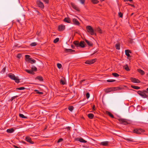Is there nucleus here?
I'll return each mask as SVG.
<instances>
[{"label":"nucleus","instance_id":"nucleus-1","mask_svg":"<svg viewBox=\"0 0 148 148\" xmlns=\"http://www.w3.org/2000/svg\"><path fill=\"white\" fill-rule=\"evenodd\" d=\"M86 28L88 32H89L91 35L95 34L96 35V34L95 33V31L90 26H87L86 27Z\"/></svg>","mask_w":148,"mask_h":148},{"label":"nucleus","instance_id":"nucleus-2","mask_svg":"<svg viewBox=\"0 0 148 148\" xmlns=\"http://www.w3.org/2000/svg\"><path fill=\"white\" fill-rule=\"evenodd\" d=\"M30 56L28 55H25V57L27 59V60L29 62L31 63V64L34 63L36 62V61L32 59V58H29Z\"/></svg>","mask_w":148,"mask_h":148},{"label":"nucleus","instance_id":"nucleus-3","mask_svg":"<svg viewBox=\"0 0 148 148\" xmlns=\"http://www.w3.org/2000/svg\"><path fill=\"white\" fill-rule=\"evenodd\" d=\"M144 132V130L140 129H135L134 130V133L138 134H140L142 132Z\"/></svg>","mask_w":148,"mask_h":148},{"label":"nucleus","instance_id":"nucleus-4","mask_svg":"<svg viewBox=\"0 0 148 148\" xmlns=\"http://www.w3.org/2000/svg\"><path fill=\"white\" fill-rule=\"evenodd\" d=\"M37 3L38 5L42 8H43L44 7V5L43 3L41 2L40 0H37Z\"/></svg>","mask_w":148,"mask_h":148},{"label":"nucleus","instance_id":"nucleus-5","mask_svg":"<svg viewBox=\"0 0 148 148\" xmlns=\"http://www.w3.org/2000/svg\"><path fill=\"white\" fill-rule=\"evenodd\" d=\"M96 60V59H94L89 60L85 62V63L88 64H91L95 62Z\"/></svg>","mask_w":148,"mask_h":148},{"label":"nucleus","instance_id":"nucleus-6","mask_svg":"<svg viewBox=\"0 0 148 148\" xmlns=\"http://www.w3.org/2000/svg\"><path fill=\"white\" fill-rule=\"evenodd\" d=\"M8 77L10 78L11 79L14 80L16 78H18V77H16L15 75L12 73H9L8 75Z\"/></svg>","mask_w":148,"mask_h":148},{"label":"nucleus","instance_id":"nucleus-7","mask_svg":"<svg viewBox=\"0 0 148 148\" xmlns=\"http://www.w3.org/2000/svg\"><path fill=\"white\" fill-rule=\"evenodd\" d=\"M131 81L135 83H139L140 82V81L135 78H131Z\"/></svg>","mask_w":148,"mask_h":148},{"label":"nucleus","instance_id":"nucleus-8","mask_svg":"<svg viewBox=\"0 0 148 148\" xmlns=\"http://www.w3.org/2000/svg\"><path fill=\"white\" fill-rule=\"evenodd\" d=\"M65 28V26L63 25H61L58 27V29L60 31L63 30Z\"/></svg>","mask_w":148,"mask_h":148},{"label":"nucleus","instance_id":"nucleus-9","mask_svg":"<svg viewBox=\"0 0 148 148\" xmlns=\"http://www.w3.org/2000/svg\"><path fill=\"white\" fill-rule=\"evenodd\" d=\"M73 24L76 25H79V23L78 21L75 18H74L73 19Z\"/></svg>","mask_w":148,"mask_h":148},{"label":"nucleus","instance_id":"nucleus-10","mask_svg":"<svg viewBox=\"0 0 148 148\" xmlns=\"http://www.w3.org/2000/svg\"><path fill=\"white\" fill-rule=\"evenodd\" d=\"M25 140L27 142L31 144H33L34 143V142L31 140V138L28 136L26 137Z\"/></svg>","mask_w":148,"mask_h":148},{"label":"nucleus","instance_id":"nucleus-11","mask_svg":"<svg viewBox=\"0 0 148 148\" xmlns=\"http://www.w3.org/2000/svg\"><path fill=\"white\" fill-rule=\"evenodd\" d=\"M79 47H80L82 48H84L85 47L84 42L83 41H81L80 43H79Z\"/></svg>","mask_w":148,"mask_h":148},{"label":"nucleus","instance_id":"nucleus-12","mask_svg":"<svg viewBox=\"0 0 148 148\" xmlns=\"http://www.w3.org/2000/svg\"><path fill=\"white\" fill-rule=\"evenodd\" d=\"M77 140H79L81 142L84 143H86L87 142V141L83 139L82 138H77Z\"/></svg>","mask_w":148,"mask_h":148},{"label":"nucleus","instance_id":"nucleus-13","mask_svg":"<svg viewBox=\"0 0 148 148\" xmlns=\"http://www.w3.org/2000/svg\"><path fill=\"white\" fill-rule=\"evenodd\" d=\"M65 79L64 78H62L61 79L60 83L62 85H64L66 84L65 82Z\"/></svg>","mask_w":148,"mask_h":148},{"label":"nucleus","instance_id":"nucleus-14","mask_svg":"<svg viewBox=\"0 0 148 148\" xmlns=\"http://www.w3.org/2000/svg\"><path fill=\"white\" fill-rule=\"evenodd\" d=\"M109 142L105 141L101 143H100L101 145H102L104 146H107L108 145Z\"/></svg>","mask_w":148,"mask_h":148},{"label":"nucleus","instance_id":"nucleus-15","mask_svg":"<svg viewBox=\"0 0 148 148\" xmlns=\"http://www.w3.org/2000/svg\"><path fill=\"white\" fill-rule=\"evenodd\" d=\"M147 92L146 91H144L141 97L143 98H146L147 97V95L145 94L146 93H147Z\"/></svg>","mask_w":148,"mask_h":148},{"label":"nucleus","instance_id":"nucleus-16","mask_svg":"<svg viewBox=\"0 0 148 148\" xmlns=\"http://www.w3.org/2000/svg\"><path fill=\"white\" fill-rule=\"evenodd\" d=\"M111 89H112V91L118 90L121 89V88L118 87H112L111 88Z\"/></svg>","mask_w":148,"mask_h":148},{"label":"nucleus","instance_id":"nucleus-17","mask_svg":"<svg viewBox=\"0 0 148 148\" xmlns=\"http://www.w3.org/2000/svg\"><path fill=\"white\" fill-rule=\"evenodd\" d=\"M36 79H38L40 81H42L43 79L42 77L40 76H38L36 78Z\"/></svg>","mask_w":148,"mask_h":148},{"label":"nucleus","instance_id":"nucleus-18","mask_svg":"<svg viewBox=\"0 0 148 148\" xmlns=\"http://www.w3.org/2000/svg\"><path fill=\"white\" fill-rule=\"evenodd\" d=\"M123 68L126 71H129L130 70V69L129 68L127 64H126V65L124 66H123Z\"/></svg>","mask_w":148,"mask_h":148},{"label":"nucleus","instance_id":"nucleus-19","mask_svg":"<svg viewBox=\"0 0 148 148\" xmlns=\"http://www.w3.org/2000/svg\"><path fill=\"white\" fill-rule=\"evenodd\" d=\"M79 42L78 41H75L73 42V44L76 46L77 48L79 47Z\"/></svg>","mask_w":148,"mask_h":148},{"label":"nucleus","instance_id":"nucleus-20","mask_svg":"<svg viewBox=\"0 0 148 148\" xmlns=\"http://www.w3.org/2000/svg\"><path fill=\"white\" fill-rule=\"evenodd\" d=\"M106 113L108 115L111 117H112V118H114L112 114H111V113L110 112H108V111H106Z\"/></svg>","mask_w":148,"mask_h":148},{"label":"nucleus","instance_id":"nucleus-21","mask_svg":"<svg viewBox=\"0 0 148 148\" xmlns=\"http://www.w3.org/2000/svg\"><path fill=\"white\" fill-rule=\"evenodd\" d=\"M137 70L138 72L142 75H143L145 74L144 72L140 69H138Z\"/></svg>","mask_w":148,"mask_h":148},{"label":"nucleus","instance_id":"nucleus-22","mask_svg":"<svg viewBox=\"0 0 148 148\" xmlns=\"http://www.w3.org/2000/svg\"><path fill=\"white\" fill-rule=\"evenodd\" d=\"M14 131V130L13 128L10 129H8L7 132L9 133H12Z\"/></svg>","mask_w":148,"mask_h":148},{"label":"nucleus","instance_id":"nucleus-23","mask_svg":"<svg viewBox=\"0 0 148 148\" xmlns=\"http://www.w3.org/2000/svg\"><path fill=\"white\" fill-rule=\"evenodd\" d=\"M112 91V89L111 88L106 89L105 90V92L107 93H108Z\"/></svg>","mask_w":148,"mask_h":148},{"label":"nucleus","instance_id":"nucleus-24","mask_svg":"<svg viewBox=\"0 0 148 148\" xmlns=\"http://www.w3.org/2000/svg\"><path fill=\"white\" fill-rule=\"evenodd\" d=\"M88 116L89 118L92 119L94 116V115L92 114H89L88 115Z\"/></svg>","mask_w":148,"mask_h":148},{"label":"nucleus","instance_id":"nucleus-25","mask_svg":"<svg viewBox=\"0 0 148 148\" xmlns=\"http://www.w3.org/2000/svg\"><path fill=\"white\" fill-rule=\"evenodd\" d=\"M115 47L117 49L119 50L120 49V44L119 43H117L115 45Z\"/></svg>","mask_w":148,"mask_h":148},{"label":"nucleus","instance_id":"nucleus-26","mask_svg":"<svg viewBox=\"0 0 148 148\" xmlns=\"http://www.w3.org/2000/svg\"><path fill=\"white\" fill-rule=\"evenodd\" d=\"M65 50L67 52H71L75 51L74 50H73L71 49H65Z\"/></svg>","mask_w":148,"mask_h":148},{"label":"nucleus","instance_id":"nucleus-27","mask_svg":"<svg viewBox=\"0 0 148 148\" xmlns=\"http://www.w3.org/2000/svg\"><path fill=\"white\" fill-rule=\"evenodd\" d=\"M85 41L87 43V44L89 46H91L92 45V43L91 42H90L89 41L85 40Z\"/></svg>","mask_w":148,"mask_h":148},{"label":"nucleus","instance_id":"nucleus-28","mask_svg":"<svg viewBox=\"0 0 148 148\" xmlns=\"http://www.w3.org/2000/svg\"><path fill=\"white\" fill-rule=\"evenodd\" d=\"M25 71L26 72H27L28 73H30V74H34V72L33 71H31L30 70L26 69V70H25Z\"/></svg>","mask_w":148,"mask_h":148},{"label":"nucleus","instance_id":"nucleus-29","mask_svg":"<svg viewBox=\"0 0 148 148\" xmlns=\"http://www.w3.org/2000/svg\"><path fill=\"white\" fill-rule=\"evenodd\" d=\"M71 6L74 9L76 10H77V7L73 3L71 4Z\"/></svg>","mask_w":148,"mask_h":148},{"label":"nucleus","instance_id":"nucleus-30","mask_svg":"<svg viewBox=\"0 0 148 148\" xmlns=\"http://www.w3.org/2000/svg\"><path fill=\"white\" fill-rule=\"evenodd\" d=\"M125 54L127 56H129L130 55L129 54V51L128 50H125Z\"/></svg>","mask_w":148,"mask_h":148},{"label":"nucleus","instance_id":"nucleus-31","mask_svg":"<svg viewBox=\"0 0 148 148\" xmlns=\"http://www.w3.org/2000/svg\"><path fill=\"white\" fill-rule=\"evenodd\" d=\"M32 69V71H36L37 70V68L35 66H32V67H31Z\"/></svg>","mask_w":148,"mask_h":148},{"label":"nucleus","instance_id":"nucleus-32","mask_svg":"<svg viewBox=\"0 0 148 148\" xmlns=\"http://www.w3.org/2000/svg\"><path fill=\"white\" fill-rule=\"evenodd\" d=\"M64 21L68 23H70V21L69 19V18H65L64 19Z\"/></svg>","mask_w":148,"mask_h":148},{"label":"nucleus","instance_id":"nucleus-33","mask_svg":"<svg viewBox=\"0 0 148 148\" xmlns=\"http://www.w3.org/2000/svg\"><path fill=\"white\" fill-rule=\"evenodd\" d=\"M19 116L20 117L23 118H27V117L24 116L23 114H19Z\"/></svg>","mask_w":148,"mask_h":148},{"label":"nucleus","instance_id":"nucleus-34","mask_svg":"<svg viewBox=\"0 0 148 148\" xmlns=\"http://www.w3.org/2000/svg\"><path fill=\"white\" fill-rule=\"evenodd\" d=\"M131 87L133 88L136 89H138L140 88L138 86H131Z\"/></svg>","mask_w":148,"mask_h":148},{"label":"nucleus","instance_id":"nucleus-35","mask_svg":"<svg viewBox=\"0 0 148 148\" xmlns=\"http://www.w3.org/2000/svg\"><path fill=\"white\" fill-rule=\"evenodd\" d=\"M59 38H56L53 41V42L54 43H57L59 40Z\"/></svg>","mask_w":148,"mask_h":148},{"label":"nucleus","instance_id":"nucleus-36","mask_svg":"<svg viewBox=\"0 0 148 148\" xmlns=\"http://www.w3.org/2000/svg\"><path fill=\"white\" fill-rule=\"evenodd\" d=\"M112 75L115 77H117L119 76V74L116 73H113Z\"/></svg>","mask_w":148,"mask_h":148},{"label":"nucleus","instance_id":"nucleus-37","mask_svg":"<svg viewBox=\"0 0 148 148\" xmlns=\"http://www.w3.org/2000/svg\"><path fill=\"white\" fill-rule=\"evenodd\" d=\"M57 66L58 67L59 69L61 68L62 66V65L59 63L57 64Z\"/></svg>","mask_w":148,"mask_h":148},{"label":"nucleus","instance_id":"nucleus-38","mask_svg":"<svg viewBox=\"0 0 148 148\" xmlns=\"http://www.w3.org/2000/svg\"><path fill=\"white\" fill-rule=\"evenodd\" d=\"M92 2L94 4H96L99 2V1L96 0H92Z\"/></svg>","mask_w":148,"mask_h":148},{"label":"nucleus","instance_id":"nucleus-39","mask_svg":"<svg viewBox=\"0 0 148 148\" xmlns=\"http://www.w3.org/2000/svg\"><path fill=\"white\" fill-rule=\"evenodd\" d=\"M73 107L72 106H70L69 108V110L70 111H72L73 110Z\"/></svg>","mask_w":148,"mask_h":148},{"label":"nucleus","instance_id":"nucleus-40","mask_svg":"<svg viewBox=\"0 0 148 148\" xmlns=\"http://www.w3.org/2000/svg\"><path fill=\"white\" fill-rule=\"evenodd\" d=\"M96 30L99 33H102L101 30L99 28H97Z\"/></svg>","mask_w":148,"mask_h":148},{"label":"nucleus","instance_id":"nucleus-41","mask_svg":"<svg viewBox=\"0 0 148 148\" xmlns=\"http://www.w3.org/2000/svg\"><path fill=\"white\" fill-rule=\"evenodd\" d=\"M15 79H14V80L15 81V82L17 83H18L19 81V79H18V78H16Z\"/></svg>","mask_w":148,"mask_h":148},{"label":"nucleus","instance_id":"nucleus-42","mask_svg":"<svg viewBox=\"0 0 148 148\" xmlns=\"http://www.w3.org/2000/svg\"><path fill=\"white\" fill-rule=\"evenodd\" d=\"M115 80H113V79H108L107 80V81L108 82H115Z\"/></svg>","mask_w":148,"mask_h":148},{"label":"nucleus","instance_id":"nucleus-43","mask_svg":"<svg viewBox=\"0 0 148 148\" xmlns=\"http://www.w3.org/2000/svg\"><path fill=\"white\" fill-rule=\"evenodd\" d=\"M36 45V42H33L30 45L32 46H35Z\"/></svg>","mask_w":148,"mask_h":148},{"label":"nucleus","instance_id":"nucleus-44","mask_svg":"<svg viewBox=\"0 0 148 148\" xmlns=\"http://www.w3.org/2000/svg\"><path fill=\"white\" fill-rule=\"evenodd\" d=\"M138 93L141 96L142 95L143 92H142L140 91H139L138 92Z\"/></svg>","mask_w":148,"mask_h":148},{"label":"nucleus","instance_id":"nucleus-45","mask_svg":"<svg viewBox=\"0 0 148 148\" xmlns=\"http://www.w3.org/2000/svg\"><path fill=\"white\" fill-rule=\"evenodd\" d=\"M25 88L24 87H20L18 88H17V89L19 90H23L25 89Z\"/></svg>","mask_w":148,"mask_h":148},{"label":"nucleus","instance_id":"nucleus-46","mask_svg":"<svg viewBox=\"0 0 148 148\" xmlns=\"http://www.w3.org/2000/svg\"><path fill=\"white\" fill-rule=\"evenodd\" d=\"M119 16H120V17H122L123 16V14L121 13V12H119Z\"/></svg>","mask_w":148,"mask_h":148},{"label":"nucleus","instance_id":"nucleus-47","mask_svg":"<svg viewBox=\"0 0 148 148\" xmlns=\"http://www.w3.org/2000/svg\"><path fill=\"white\" fill-rule=\"evenodd\" d=\"M86 97L87 99H88L90 97V94L88 92L86 95Z\"/></svg>","mask_w":148,"mask_h":148},{"label":"nucleus","instance_id":"nucleus-48","mask_svg":"<svg viewBox=\"0 0 148 148\" xmlns=\"http://www.w3.org/2000/svg\"><path fill=\"white\" fill-rule=\"evenodd\" d=\"M21 56V54H18L17 56V57L18 58H20Z\"/></svg>","mask_w":148,"mask_h":148},{"label":"nucleus","instance_id":"nucleus-49","mask_svg":"<svg viewBox=\"0 0 148 148\" xmlns=\"http://www.w3.org/2000/svg\"><path fill=\"white\" fill-rule=\"evenodd\" d=\"M62 140H63V139L62 138H60L58 140V143H60V142H61V141H62Z\"/></svg>","mask_w":148,"mask_h":148},{"label":"nucleus","instance_id":"nucleus-50","mask_svg":"<svg viewBox=\"0 0 148 148\" xmlns=\"http://www.w3.org/2000/svg\"><path fill=\"white\" fill-rule=\"evenodd\" d=\"M5 68H4L2 70L1 72H2L3 73H4L5 72Z\"/></svg>","mask_w":148,"mask_h":148},{"label":"nucleus","instance_id":"nucleus-51","mask_svg":"<svg viewBox=\"0 0 148 148\" xmlns=\"http://www.w3.org/2000/svg\"><path fill=\"white\" fill-rule=\"evenodd\" d=\"M46 3H48V0H43Z\"/></svg>","mask_w":148,"mask_h":148},{"label":"nucleus","instance_id":"nucleus-52","mask_svg":"<svg viewBox=\"0 0 148 148\" xmlns=\"http://www.w3.org/2000/svg\"><path fill=\"white\" fill-rule=\"evenodd\" d=\"M130 42L131 43H132L133 42V40L132 39H130Z\"/></svg>","mask_w":148,"mask_h":148},{"label":"nucleus","instance_id":"nucleus-53","mask_svg":"<svg viewBox=\"0 0 148 148\" xmlns=\"http://www.w3.org/2000/svg\"><path fill=\"white\" fill-rule=\"evenodd\" d=\"M35 91L37 92V93L38 94L39 92L37 90H35Z\"/></svg>","mask_w":148,"mask_h":148},{"label":"nucleus","instance_id":"nucleus-54","mask_svg":"<svg viewBox=\"0 0 148 148\" xmlns=\"http://www.w3.org/2000/svg\"><path fill=\"white\" fill-rule=\"evenodd\" d=\"M14 147L15 148H20L18 147H17L15 145H14Z\"/></svg>","mask_w":148,"mask_h":148},{"label":"nucleus","instance_id":"nucleus-55","mask_svg":"<svg viewBox=\"0 0 148 148\" xmlns=\"http://www.w3.org/2000/svg\"><path fill=\"white\" fill-rule=\"evenodd\" d=\"M85 81V79H84L83 80H82L80 82V83H81L82 82H84V81Z\"/></svg>","mask_w":148,"mask_h":148},{"label":"nucleus","instance_id":"nucleus-56","mask_svg":"<svg viewBox=\"0 0 148 148\" xmlns=\"http://www.w3.org/2000/svg\"><path fill=\"white\" fill-rule=\"evenodd\" d=\"M38 94H43V92H39Z\"/></svg>","mask_w":148,"mask_h":148},{"label":"nucleus","instance_id":"nucleus-57","mask_svg":"<svg viewBox=\"0 0 148 148\" xmlns=\"http://www.w3.org/2000/svg\"><path fill=\"white\" fill-rule=\"evenodd\" d=\"M70 127H66V129H68V130H70Z\"/></svg>","mask_w":148,"mask_h":148},{"label":"nucleus","instance_id":"nucleus-58","mask_svg":"<svg viewBox=\"0 0 148 148\" xmlns=\"http://www.w3.org/2000/svg\"><path fill=\"white\" fill-rule=\"evenodd\" d=\"M126 1H129L130 2H132V0H126Z\"/></svg>","mask_w":148,"mask_h":148},{"label":"nucleus","instance_id":"nucleus-59","mask_svg":"<svg viewBox=\"0 0 148 148\" xmlns=\"http://www.w3.org/2000/svg\"><path fill=\"white\" fill-rule=\"evenodd\" d=\"M71 47H72L73 48H73H74V46H73V45H71Z\"/></svg>","mask_w":148,"mask_h":148},{"label":"nucleus","instance_id":"nucleus-60","mask_svg":"<svg viewBox=\"0 0 148 148\" xmlns=\"http://www.w3.org/2000/svg\"><path fill=\"white\" fill-rule=\"evenodd\" d=\"M131 5V6H132V7H134V5Z\"/></svg>","mask_w":148,"mask_h":148},{"label":"nucleus","instance_id":"nucleus-61","mask_svg":"<svg viewBox=\"0 0 148 148\" xmlns=\"http://www.w3.org/2000/svg\"><path fill=\"white\" fill-rule=\"evenodd\" d=\"M95 107V106H93V110H95V109H94Z\"/></svg>","mask_w":148,"mask_h":148},{"label":"nucleus","instance_id":"nucleus-62","mask_svg":"<svg viewBox=\"0 0 148 148\" xmlns=\"http://www.w3.org/2000/svg\"><path fill=\"white\" fill-rule=\"evenodd\" d=\"M127 140H130V139H128V138L127 139Z\"/></svg>","mask_w":148,"mask_h":148},{"label":"nucleus","instance_id":"nucleus-63","mask_svg":"<svg viewBox=\"0 0 148 148\" xmlns=\"http://www.w3.org/2000/svg\"><path fill=\"white\" fill-rule=\"evenodd\" d=\"M133 14H134V13H132V14H131V16L133 15Z\"/></svg>","mask_w":148,"mask_h":148},{"label":"nucleus","instance_id":"nucleus-64","mask_svg":"<svg viewBox=\"0 0 148 148\" xmlns=\"http://www.w3.org/2000/svg\"><path fill=\"white\" fill-rule=\"evenodd\" d=\"M147 90L148 91V88L147 89Z\"/></svg>","mask_w":148,"mask_h":148}]
</instances>
